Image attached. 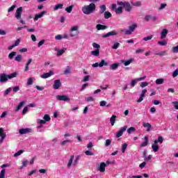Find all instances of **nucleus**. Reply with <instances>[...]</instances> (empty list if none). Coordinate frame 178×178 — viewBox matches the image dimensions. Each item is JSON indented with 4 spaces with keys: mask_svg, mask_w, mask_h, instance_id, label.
Masks as SVG:
<instances>
[{
    "mask_svg": "<svg viewBox=\"0 0 178 178\" xmlns=\"http://www.w3.org/2000/svg\"><path fill=\"white\" fill-rule=\"evenodd\" d=\"M97 9V6L94 3H91L88 5H85L82 7V12L84 15H92Z\"/></svg>",
    "mask_w": 178,
    "mask_h": 178,
    "instance_id": "1",
    "label": "nucleus"
},
{
    "mask_svg": "<svg viewBox=\"0 0 178 178\" xmlns=\"http://www.w3.org/2000/svg\"><path fill=\"white\" fill-rule=\"evenodd\" d=\"M15 77H17V72H13L10 74L3 73L0 75V83H6V81L12 80V79H15Z\"/></svg>",
    "mask_w": 178,
    "mask_h": 178,
    "instance_id": "2",
    "label": "nucleus"
},
{
    "mask_svg": "<svg viewBox=\"0 0 178 178\" xmlns=\"http://www.w3.org/2000/svg\"><path fill=\"white\" fill-rule=\"evenodd\" d=\"M79 161H80V156H76L74 159V155H71L67 163V167L68 169H70L72 166H76L79 163Z\"/></svg>",
    "mask_w": 178,
    "mask_h": 178,
    "instance_id": "3",
    "label": "nucleus"
},
{
    "mask_svg": "<svg viewBox=\"0 0 178 178\" xmlns=\"http://www.w3.org/2000/svg\"><path fill=\"white\" fill-rule=\"evenodd\" d=\"M22 13H23V7H19L16 10L15 17L17 20H19V23L22 24H26V21L22 19Z\"/></svg>",
    "mask_w": 178,
    "mask_h": 178,
    "instance_id": "4",
    "label": "nucleus"
},
{
    "mask_svg": "<svg viewBox=\"0 0 178 178\" xmlns=\"http://www.w3.org/2000/svg\"><path fill=\"white\" fill-rule=\"evenodd\" d=\"M79 26L75 25L70 28V37H76L79 35Z\"/></svg>",
    "mask_w": 178,
    "mask_h": 178,
    "instance_id": "5",
    "label": "nucleus"
},
{
    "mask_svg": "<svg viewBox=\"0 0 178 178\" xmlns=\"http://www.w3.org/2000/svg\"><path fill=\"white\" fill-rule=\"evenodd\" d=\"M51 121V117L48 114H45L43 117V120L38 119L37 120V123L38 124H45L47 122Z\"/></svg>",
    "mask_w": 178,
    "mask_h": 178,
    "instance_id": "6",
    "label": "nucleus"
},
{
    "mask_svg": "<svg viewBox=\"0 0 178 178\" xmlns=\"http://www.w3.org/2000/svg\"><path fill=\"white\" fill-rule=\"evenodd\" d=\"M104 66H108V62L105 60H102L99 63H95L92 65V67H104Z\"/></svg>",
    "mask_w": 178,
    "mask_h": 178,
    "instance_id": "7",
    "label": "nucleus"
},
{
    "mask_svg": "<svg viewBox=\"0 0 178 178\" xmlns=\"http://www.w3.org/2000/svg\"><path fill=\"white\" fill-rule=\"evenodd\" d=\"M146 77L147 76H143L140 78H136V79H132L130 83L131 87H134L136 84L138 83V81H143V80H145Z\"/></svg>",
    "mask_w": 178,
    "mask_h": 178,
    "instance_id": "8",
    "label": "nucleus"
},
{
    "mask_svg": "<svg viewBox=\"0 0 178 178\" xmlns=\"http://www.w3.org/2000/svg\"><path fill=\"white\" fill-rule=\"evenodd\" d=\"M56 99L58 101H64L65 102H69V101H70V98H69V97L67 95H57L56 96Z\"/></svg>",
    "mask_w": 178,
    "mask_h": 178,
    "instance_id": "9",
    "label": "nucleus"
},
{
    "mask_svg": "<svg viewBox=\"0 0 178 178\" xmlns=\"http://www.w3.org/2000/svg\"><path fill=\"white\" fill-rule=\"evenodd\" d=\"M147 92V89H143L141 91L140 95L138 98V99L136 100V102H138V104H140V102H143V101H144V98H145V93Z\"/></svg>",
    "mask_w": 178,
    "mask_h": 178,
    "instance_id": "10",
    "label": "nucleus"
},
{
    "mask_svg": "<svg viewBox=\"0 0 178 178\" xmlns=\"http://www.w3.org/2000/svg\"><path fill=\"white\" fill-rule=\"evenodd\" d=\"M66 48L63 47L62 49H58V48H55L54 51L55 52H56V56H62V55H63V54H65V52H66Z\"/></svg>",
    "mask_w": 178,
    "mask_h": 178,
    "instance_id": "11",
    "label": "nucleus"
},
{
    "mask_svg": "<svg viewBox=\"0 0 178 178\" xmlns=\"http://www.w3.org/2000/svg\"><path fill=\"white\" fill-rule=\"evenodd\" d=\"M126 130H127V126H124L121 127L116 134V138H119V137H122V136H123V134L124 133V131H126Z\"/></svg>",
    "mask_w": 178,
    "mask_h": 178,
    "instance_id": "12",
    "label": "nucleus"
},
{
    "mask_svg": "<svg viewBox=\"0 0 178 178\" xmlns=\"http://www.w3.org/2000/svg\"><path fill=\"white\" fill-rule=\"evenodd\" d=\"M62 86V83L60 82V80L56 79L54 81V83L53 85L54 90H59L60 87Z\"/></svg>",
    "mask_w": 178,
    "mask_h": 178,
    "instance_id": "13",
    "label": "nucleus"
},
{
    "mask_svg": "<svg viewBox=\"0 0 178 178\" xmlns=\"http://www.w3.org/2000/svg\"><path fill=\"white\" fill-rule=\"evenodd\" d=\"M47 15V11H42L40 13L36 14L33 18L34 22H37L38 19H41V17H44V15Z\"/></svg>",
    "mask_w": 178,
    "mask_h": 178,
    "instance_id": "14",
    "label": "nucleus"
},
{
    "mask_svg": "<svg viewBox=\"0 0 178 178\" xmlns=\"http://www.w3.org/2000/svg\"><path fill=\"white\" fill-rule=\"evenodd\" d=\"M55 74V72L54 71H49V72L44 73L40 76L41 79H48L51 77V76H54Z\"/></svg>",
    "mask_w": 178,
    "mask_h": 178,
    "instance_id": "15",
    "label": "nucleus"
},
{
    "mask_svg": "<svg viewBox=\"0 0 178 178\" xmlns=\"http://www.w3.org/2000/svg\"><path fill=\"white\" fill-rule=\"evenodd\" d=\"M124 8L125 9L126 12H131V5L130 3L124 1Z\"/></svg>",
    "mask_w": 178,
    "mask_h": 178,
    "instance_id": "16",
    "label": "nucleus"
},
{
    "mask_svg": "<svg viewBox=\"0 0 178 178\" xmlns=\"http://www.w3.org/2000/svg\"><path fill=\"white\" fill-rule=\"evenodd\" d=\"M19 134H27V133H31V129L26 128V129H21L19 130Z\"/></svg>",
    "mask_w": 178,
    "mask_h": 178,
    "instance_id": "17",
    "label": "nucleus"
},
{
    "mask_svg": "<svg viewBox=\"0 0 178 178\" xmlns=\"http://www.w3.org/2000/svg\"><path fill=\"white\" fill-rule=\"evenodd\" d=\"M168 33H169V30L164 29L162 30L161 33V40H163L165 38H166V36L168 35Z\"/></svg>",
    "mask_w": 178,
    "mask_h": 178,
    "instance_id": "18",
    "label": "nucleus"
},
{
    "mask_svg": "<svg viewBox=\"0 0 178 178\" xmlns=\"http://www.w3.org/2000/svg\"><path fill=\"white\" fill-rule=\"evenodd\" d=\"M143 126L145 127V129H146V131L147 132L151 131V129H152V125H151V124L149 122H144Z\"/></svg>",
    "mask_w": 178,
    "mask_h": 178,
    "instance_id": "19",
    "label": "nucleus"
},
{
    "mask_svg": "<svg viewBox=\"0 0 178 178\" xmlns=\"http://www.w3.org/2000/svg\"><path fill=\"white\" fill-rule=\"evenodd\" d=\"M33 62V59L32 58H29L25 65V68H24V72H29V70H30V65L31 64V63Z\"/></svg>",
    "mask_w": 178,
    "mask_h": 178,
    "instance_id": "20",
    "label": "nucleus"
},
{
    "mask_svg": "<svg viewBox=\"0 0 178 178\" xmlns=\"http://www.w3.org/2000/svg\"><path fill=\"white\" fill-rule=\"evenodd\" d=\"M111 35H118V32L116 31H110L103 35V38H106L107 37H111Z\"/></svg>",
    "mask_w": 178,
    "mask_h": 178,
    "instance_id": "21",
    "label": "nucleus"
},
{
    "mask_svg": "<svg viewBox=\"0 0 178 178\" xmlns=\"http://www.w3.org/2000/svg\"><path fill=\"white\" fill-rule=\"evenodd\" d=\"M105 168H106L105 166V163H101L100 165L97 166V170L102 173H104V172H105Z\"/></svg>",
    "mask_w": 178,
    "mask_h": 178,
    "instance_id": "22",
    "label": "nucleus"
},
{
    "mask_svg": "<svg viewBox=\"0 0 178 178\" xmlns=\"http://www.w3.org/2000/svg\"><path fill=\"white\" fill-rule=\"evenodd\" d=\"M29 165V161L27 160H22V165L19 167V169L22 170V169H24Z\"/></svg>",
    "mask_w": 178,
    "mask_h": 178,
    "instance_id": "23",
    "label": "nucleus"
},
{
    "mask_svg": "<svg viewBox=\"0 0 178 178\" xmlns=\"http://www.w3.org/2000/svg\"><path fill=\"white\" fill-rule=\"evenodd\" d=\"M120 65V64L119 63L111 64L110 65L111 70H116L119 67Z\"/></svg>",
    "mask_w": 178,
    "mask_h": 178,
    "instance_id": "24",
    "label": "nucleus"
},
{
    "mask_svg": "<svg viewBox=\"0 0 178 178\" xmlns=\"http://www.w3.org/2000/svg\"><path fill=\"white\" fill-rule=\"evenodd\" d=\"M144 140V143L140 145V148H143V147H147V145H148V137L145 136Z\"/></svg>",
    "mask_w": 178,
    "mask_h": 178,
    "instance_id": "25",
    "label": "nucleus"
},
{
    "mask_svg": "<svg viewBox=\"0 0 178 178\" xmlns=\"http://www.w3.org/2000/svg\"><path fill=\"white\" fill-rule=\"evenodd\" d=\"M26 104L25 102H20L18 104V106L15 108V112H19L22 108H23V106Z\"/></svg>",
    "mask_w": 178,
    "mask_h": 178,
    "instance_id": "26",
    "label": "nucleus"
},
{
    "mask_svg": "<svg viewBox=\"0 0 178 178\" xmlns=\"http://www.w3.org/2000/svg\"><path fill=\"white\" fill-rule=\"evenodd\" d=\"M121 62H122V63L124 64V65L129 66V65H130L131 63H133V58H131L128 60H121Z\"/></svg>",
    "mask_w": 178,
    "mask_h": 178,
    "instance_id": "27",
    "label": "nucleus"
},
{
    "mask_svg": "<svg viewBox=\"0 0 178 178\" xmlns=\"http://www.w3.org/2000/svg\"><path fill=\"white\" fill-rule=\"evenodd\" d=\"M96 29L98 31H99V30H106V29H108V26L99 24L96 26Z\"/></svg>",
    "mask_w": 178,
    "mask_h": 178,
    "instance_id": "28",
    "label": "nucleus"
},
{
    "mask_svg": "<svg viewBox=\"0 0 178 178\" xmlns=\"http://www.w3.org/2000/svg\"><path fill=\"white\" fill-rule=\"evenodd\" d=\"M99 8H100V10H99V13L100 15H103V13H105V10H106V6L102 5V6H99Z\"/></svg>",
    "mask_w": 178,
    "mask_h": 178,
    "instance_id": "29",
    "label": "nucleus"
},
{
    "mask_svg": "<svg viewBox=\"0 0 178 178\" xmlns=\"http://www.w3.org/2000/svg\"><path fill=\"white\" fill-rule=\"evenodd\" d=\"M72 140L69 139V140H63L60 142V146L61 147H65V145H66V144L70 143L72 144Z\"/></svg>",
    "mask_w": 178,
    "mask_h": 178,
    "instance_id": "30",
    "label": "nucleus"
},
{
    "mask_svg": "<svg viewBox=\"0 0 178 178\" xmlns=\"http://www.w3.org/2000/svg\"><path fill=\"white\" fill-rule=\"evenodd\" d=\"M129 30L131 34L134 31V30H136V29H137V24H134L129 26Z\"/></svg>",
    "mask_w": 178,
    "mask_h": 178,
    "instance_id": "31",
    "label": "nucleus"
},
{
    "mask_svg": "<svg viewBox=\"0 0 178 178\" xmlns=\"http://www.w3.org/2000/svg\"><path fill=\"white\" fill-rule=\"evenodd\" d=\"M54 10H58L59 9H63V3H58L56 4L54 7Z\"/></svg>",
    "mask_w": 178,
    "mask_h": 178,
    "instance_id": "32",
    "label": "nucleus"
},
{
    "mask_svg": "<svg viewBox=\"0 0 178 178\" xmlns=\"http://www.w3.org/2000/svg\"><path fill=\"white\" fill-rule=\"evenodd\" d=\"M116 115H112L110 118V123L111 124V126H115V122H116Z\"/></svg>",
    "mask_w": 178,
    "mask_h": 178,
    "instance_id": "33",
    "label": "nucleus"
},
{
    "mask_svg": "<svg viewBox=\"0 0 178 178\" xmlns=\"http://www.w3.org/2000/svg\"><path fill=\"white\" fill-rule=\"evenodd\" d=\"M73 8H74V5H71L65 8V11L67 12V13H72V10H73Z\"/></svg>",
    "mask_w": 178,
    "mask_h": 178,
    "instance_id": "34",
    "label": "nucleus"
},
{
    "mask_svg": "<svg viewBox=\"0 0 178 178\" xmlns=\"http://www.w3.org/2000/svg\"><path fill=\"white\" fill-rule=\"evenodd\" d=\"M115 13H116V15H122V13H123V8L119 7V8H116Z\"/></svg>",
    "mask_w": 178,
    "mask_h": 178,
    "instance_id": "35",
    "label": "nucleus"
},
{
    "mask_svg": "<svg viewBox=\"0 0 178 178\" xmlns=\"http://www.w3.org/2000/svg\"><path fill=\"white\" fill-rule=\"evenodd\" d=\"M152 149L154 152H158L159 151V146L158 145H152Z\"/></svg>",
    "mask_w": 178,
    "mask_h": 178,
    "instance_id": "36",
    "label": "nucleus"
},
{
    "mask_svg": "<svg viewBox=\"0 0 178 178\" xmlns=\"http://www.w3.org/2000/svg\"><path fill=\"white\" fill-rule=\"evenodd\" d=\"M112 17V14L109 11L104 12V19H109Z\"/></svg>",
    "mask_w": 178,
    "mask_h": 178,
    "instance_id": "37",
    "label": "nucleus"
},
{
    "mask_svg": "<svg viewBox=\"0 0 178 178\" xmlns=\"http://www.w3.org/2000/svg\"><path fill=\"white\" fill-rule=\"evenodd\" d=\"M91 55H92L93 56H99V49L92 51Z\"/></svg>",
    "mask_w": 178,
    "mask_h": 178,
    "instance_id": "38",
    "label": "nucleus"
},
{
    "mask_svg": "<svg viewBox=\"0 0 178 178\" xmlns=\"http://www.w3.org/2000/svg\"><path fill=\"white\" fill-rule=\"evenodd\" d=\"M22 59L23 56H22L21 54L17 55V56L15 58V60H16V62H22Z\"/></svg>",
    "mask_w": 178,
    "mask_h": 178,
    "instance_id": "39",
    "label": "nucleus"
},
{
    "mask_svg": "<svg viewBox=\"0 0 178 178\" xmlns=\"http://www.w3.org/2000/svg\"><path fill=\"white\" fill-rule=\"evenodd\" d=\"M100 106H106L107 108H109L111 106V104H107L106 105V101L103 100L99 102Z\"/></svg>",
    "mask_w": 178,
    "mask_h": 178,
    "instance_id": "40",
    "label": "nucleus"
},
{
    "mask_svg": "<svg viewBox=\"0 0 178 178\" xmlns=\"http://www.w3.org/2000/svg\"><path fill=\"white\" fill-rule=\"evenodd\" d=\"M120 33H124L125 35H130L131 34L129 29H121Z\"/></svg>",
    "mask_w": 178,
    "mask_h": 178,
    "instance_id": "41",
    "label": "nucleus"
},
{
    "mask_svg": "<svg viewBox=\"0 0 178 178\" xmlns=\"http://www.w3.org/2000/svg\"><path fill=\"white\" fill-rule=\"evenodd\" d=\"M126 149H127V143H124L122 145L121 151L122 154H124V152H126Z\"/></svg>",
    "mask_w": 178,
    "mask_h": 178,
    "instance_id": "42",
    "label": "nucleus"
},
{
    "mask_svg": "<svg viewBox=\"0 0 178 178\" xmlns=\"http://www.w3.org/2000/svg\"><path fill=\"white\" fill-rule=\"evenodd\" d=\"M17 6L16 5H13L11 7H10L8 9V13H12V12H13V10H15V9H16Z\"/></svg>",
    "mask_w": 178,
    "mask_h": 178,
    "instance_id": "43",
    "label": "nucleus"
},
{
    "mask_svg": "<svg viewBox=\"0 0 178 178\" xmlns=\"http://www.w3.org/2000/svg\"><path fill=\"white\" fill-rule=\"evenodd\" d=\"M24 152V150H19L18 152H17L16 153L14 154L15 158H17V156H20V155L22 154H23Z\"/></svg>",
    "mask_w": 178,
    "mask_h": 178,
    "instance_id": "44",
    "label": "nucleus"
},
{
    "mask_svg": "<svg viewBox=\"0 0 178 178\" xmlns=\"http://www.w3.org/2000/svg\"><path fill=\"white\" fill-rule=\"evenodd\" d=\"M17 53L15 51H13L8 54V58L12 60L15 56H16Z\"/></svg>",
    "mask_w": 178,
    "mask_h": 178,
    "instance_id": "45",
    "label": "nucleus"
},
{
    "mask_svg": "<svg viewBox=\"0 0 178 178\" xmlns=\"http://www.w3.org/2000/svg\"><path fill=\"white\" fill-rule=\"evenodd\" d=\"M163 81H165L163 79H157L156 80V84L157 85L163 84Z\"/></svg>",
    "mask_w": 178,
    "mask_h": 178,
    "instance_id": "46",
    "label": "nucleus"
},
{
    "mask_svg": "<svg viewBox=\"0 0 178 178\" xmlns=\"http://www.w3.org/2000/svg\"><path fill=\"white\" fill-rule=\"evenodd\" d=\"M6 173V170L3 169L0 172V178H5V174Z\"/></svg>",
    "mask_w": 178,
    "mask_h": 178,
    "instance_id": "47",
    "label": "nucleus"
},
{
    "mask_svg": "<svg viewBox=\"0 0 178 178\" xmlns=\"http://www.w3.org/2000/svg\"><path fill=\"white\" fill-rule=\"evenodd\" d=\"M134 131H136V128L131 127L130 128H129L127 129V133L128 134H131V133H133Z\"/></svg>",
    "mask_w": 178,
    "mask_h": 178,
    "instance_id": "48",
    "label": "nucleus"
},
{
    "mask_svg": "<svg viewBox=\"0 0 178 178\" xmlns=\"http://www.w3.org/2000/svg\"><path fill=\"white\" fill-rule=\"evenodd\" d=\"M168 4L166 3H161L160 7L159 8V10H163V9H165V8H166Z\"/></svg>",
    "mask_w": 178,
    "mask_h": 178,
    "instance_id": "49",
    "label": "nucleus"
},
{
    "mask_svg": "<svg viewBox=\"0 0 178 178\" xmlns=\"http://www.w3.org/2000/svg\"><path fill=\"white\" fill-rule=\"evenodd\" d=\"M159 45H161V47H164L165 45L168 44V42L165 40L159 41L158 42Z\"/></svg>",
    "mask_w": 178,
    "mask_h": 178,
    "instance_id": "50",
    "label": "nucleus"
},
{
    "mask_svg": "<svg viewBox=\"0 0 178 178\" xmlns=\"http://www.w3.org/2000/svg\"><path fill=\"white\" fill-rule=\"evenodd\" d=\"M153 37L154 36L152 35L146 36V37L143 38V41H150V40H152Z\"/></svg>",
    "mask_w": 178,
    "mask_h": 178,
    "instance_id": "51",
    "label": "nucleus"
},
{
    "mask_svg": "<svg viewBox=\"0 0 178 178\" xmlns=\"http://www.w3.org/2000/svg\"><path fill=\"white\" fill-rule=\"evenodd\" d=\"M119 47H120V43L119 42H115L114 43V44L112 47L113 49H118V48H119Z\"/></svg>",
    "mask_w": 178,
    "mask_h": 178,
    "instance_id": "52",
    "label": "nucleus"
},
{
    "mask_svg": "<svg viewBox=\"0 0 178 178\" xmlns=\"http://www.w3.org/2000/svg\"><path fill=\"white\" fill-rule=\"evenodd\" d=\"M33 81H34V78H29L27 81V86H31Z\"/></svg>",
    "mask_w": 178,
    "mask_h": 178,
    "instance_id": "53",
    "label": "nucleus"
},
{
    "mask_svg": "<svg viewBox=\"0 0 178 178\" xmlns=\"http://www.w3.org/2000/svg\"><path fill=\"white\" fill-rule=\"evenodd\" d=\"M93 48H96V49H99L101 48V45H99L98 43L93 42L92 43Z\"/></svg>",
    "mask_w": 178,
    "mask_h": 178,
    "instance_id": "54",
    "label": "nucleus"
},
{
    "mask_svg": "<svg viewBox=\"0 0 178 178\" xmlns=\"http://www.w3.org/2000/svg\"><path fill=\"white\" fill-rule=\"evenodd\" d=\"M173 54H178V45L173 47L172 49Z\"/></svg>",
    "mask_w": 178,
    "mask_h": 178,
    "instance_id": "55",
    "label": "nucleus"
},
{
    "mask_svg": "<svg viewBox=\"0 0 178 178\" xmlns=\"http://www.w3.org/2000/svg\"><path fill=\"white\" fill-rule=\"evenodd\" d=\"M29 112V106H25L24 109L22 110V114L26 115Z\"/></svg>",
    "mask_w": 178,
    "mask_h": 178,
    "instance_id": "56",
    "label": "nucleus"
},
{
    "mask_svg": "<svg viewBox=\"0 0 178 178\" xmlns=\"http://www.w3.org/2000/svg\"><path fill=\"white\" fill-rule=\"evenodd\" d=\"M86 155H87V156H92L94 155V153L92 152H90L88 150L85 152Z\"/></svg>",
    "mask_w": 178,
    "mask_h": 178,
    "instance_id": "57",
    "label": "nucleus"
},
{
    "mask_svg": "<svg viewBox=\"0 0 178 178\" xmlns=\"http://www.w3.org/2000/svg\"><path fill=\"white\" fill-rule=\"evenodd\" d=\"M20 87L19 86H15L13 88V92H17V91H19Z\"/></svg>",
    "mask_w": 178,
    "mask_h": 178,
    "instance_id": "58",
    "label": "nucleus"
},
{
    "mask_svg": "<svg viewBox=\"0 0 178 178\" xmlns=\"http://www.w3.org/2000/svg\"><path fill=\"white\" fill-rule=\"evenodd\" d=\"M156 55H159V56H165V55H166V51H160L157 53Z\"/></svg>",
    "mask_w": 178,
    "mask_h": 178,
    "instance_id": "59",
    "label": "nucleus"
},
{
    "mask_svg": "<svg viewBox=\"0 0 178 178\" xmlns=\"http://www.w3.org/2000/svg\"><path fill=\"white\" fill-rule=\"evenodd\" d=\"M12 91V88H8L5 92L4 95H8Z\"/></svg>",
    "mask_w": 178,
    "mask_h": 178,
    "instance_id": "60",
    "label": "nucleus"
},
{
    "mask_svg": "<svg viewBox=\"0 0 178 178\" xmlns=\"http://www.w3.org/2000/svg\"><path fill=\"white\" fill-rule=\"evenodd\" d=\"M149 84L148 82H142L140 84L141 88H144V87H147Z\"/></svg>",
    "mask_w": 178,
    "mask_h": 178,
    "instance_id": "61",
    "label": "nucleus"
},
{
    "mask_svg": "<svg viewBox=\"0 0 178 178\" xmlns=\"http://www.w3.org/2000/svg\"><path fill=\"white\" fill-rule=\"evenodd\" d=\"M152 15H146V16L145 17V20L146 22H149V20L152 19Z\"/></svg>",
    "mask_w": 178,
    "mask_h": 178,
    "instance_id": "62",
    "label": "nucleus"
},
{
    "mask_svg": "<svg viewBox=\"0 0 178 178\" xmlns=\"http://www.w3.org/2000/svg\"><path fill=\"white\" fill-rule=\"evenodd\" d=\"M178 76V69L175 70L173 72H172V77H177Z\"/></svg>",
    "mask_w": 178,
    "mask_h": 178,
    "instance_id": "63",
    "label": "nucleus"
},
{
    "mask_svg": "<svg viewBox=\"0 0 178 178\" xmlns=\"http://www.w3.org/2000/svg\"><path fill=\"white\" fill-rule=\"evenodd\" d=\"M172 105H174V107L177 111H178V102H172Z\"/></svg>",
    "mask_w": 178,
    "mask_h": 178,
    "instance_id": "64",
    "label": "nucleus"
}]
</instances>
